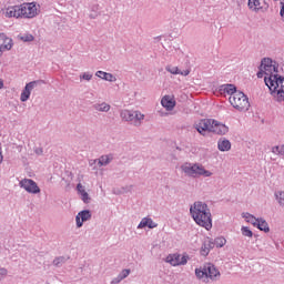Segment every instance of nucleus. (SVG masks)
<instances>
[{
    "mask_svg": "<svg viewBox=\"0 0 284 284\" xmlns=\"http://www.w3.org/2000/svg\"><path fill=\"white\" fill-rule=\"evenodd\" d=\"M275 101H284V78L278 75V64L270 58H264L261 62L257 79H263Z\"/></svg>",
    "mask_w": 284,
    "mask_h": 284,
    "instance_id": "f257e3e1",
    "label": "nucleus"
},
{
    "mask_svg": "<svg viewBox=\"0 0 284 284\" xmlns=\"http://www.w3.org/2000/svg\"><path fill=\"white\" fill-rule=\"evenodd\" d=\"M191 216L196 225L204 227V230H212V213L207 204L203 202H195L190 207Z\"/></svg>",
    "mask_w": 284,
    "mask_h": 284,
    "instance_id": "f03ea898",
    "label": "nucleus"
},
{
    "mask_svg": "<svg viewBox=\"0 0 284 284\" xmlns=\"http://www.w3.org/2000/svg\"><path fill=\"white\" fill-rule=\"evenodd\" d=\"M226 92L231 94L229 101L235 110L239 112H247L250 110V99L245 93L236 91V88L232 84L226 87Z\"/></svg>",
    "mask_w": 284,
    "mask_h": 284,
    "instance_id": "7ed1b4c3",
    "label": "nucleus"
},
{
    "mask_svg": "<svg viewBox=\"0 0 284 284\" xmlns=\"http://www.w3.org/2000/svg\"><path fill=\"white\" fill-rule=\"evenodd\" d=\"M182 172L186 174V176H192L193 179H199V176H211L212 172L205 170V168L201 164H190L185 163L181 166Z\"/></svg>",
    "mask_w": 284,
    "mask_h": 284,
    "instance_id": "20e7f679",
    "label": "nucleus"
},
{
    "mask_svg": "<svg viewBox=\"0 0 284 284\" xmlns=\"http://www.w3.org/2000/svg\"><path fill=\"white\" fill-rule=\"evenodd\" d=\"M195 276L197 278H211V281H216L221 276V272L217 271L216 266L213 264H205L203 268L195 270Z\"/></svg>",
    "mask_w": 284,
    "mask_h": 284,
    "instance_id": "39448f33",
    "label": "nucleus"
},
{
    "mask_svg": "<svg viewBox=\"0 0 284 284\" xmlns=\"http://www.w3.org/2000/svg\"><path fill=\"white\" fill-rule=\"evenodd\" d=\"M20 17L24 19H34L37 14H39V8L37 7V2H27L19 6Z\"/></svg>",
    "mask_w": 284,
    "mask_h": 284,
    "instance_id": "423d86ee",
    "label": "nucleus"
},
{
    "mask_svg": "<svg viewBox=\"0 0 284 284\" xmlns=\"http://www.w3.org/2000/svg\"><path fill=\"white\" fill-rule=\"evenodd\" d=\"M121 119H123V121H130L133 125H141L145 115L140 111L124 110L121 112Z\"/></svg>",
    "mask_w": 284,
    "mask_h": 284,
    "instance_id": "0eeeda50",
    "label": "nucleus"
},
{
    "mask_svg": "<svg viewBox=\"0 0 284 284\" xmlns=\"http://www.w3.org/2000/svg\"><path fill=\"white\" fill-rule=\"evenodd\" d=\"M20 187H22V190H26V192H28L29 194H39L41 192V189L39 187L37 182L31 179L21 180Z\"/></svg>",
    "mask_w": 284,
    "mask_h": 284,
    "instance_id": "6e6552de",
    "label": "nucleus"
},
{
    "mask_svg": "<svg viewBox=\"0 0 284 284\" xmlns=\"http://www.w3.org/2000/svg\"><path fill=\"white\" fill-rule=\"evenodd\" d=\"M212 123H214V120L203 119L195 124V129L199 132V134H202V136H205L207 132H212Z\"/></svg>",
    "mask_w": 284,
    "mask_h": 284,
    "instance_id": "1a4fd4ad",
    "label": "nucleus"
},
{
    "mask_svg": "<svg viewBox=\"0 0 284 284\" xmlns=\"http://www.w3.org/2000/svg\"><path fill=\"white\" fill-rule=\"evenodd\" d=\"M166 263L176 267L179 265H186L187 264V256L181 254H171L166 257Z\"/></svg>",
    "mask_w": 284,
    "mask_h": 284,
    "instance_id": "9d476101",
    "label": "nucleus"
},
{
    "mask_svg": "<svg viewBox=\"0 0 284 284\" xmlns=\"http://www.w3.org/2000/svg\"><path fill=\"white\" fill-rule=\"evenodd\" d=\"M90 219H92L90 211L84 210L79 212L75 216L77 227H83V223H85V221H90Z\"/></svg>",
    "mask_w": 284,
    "mask_h": 284,
    "instance_id": "9b49d317",
    "label": "nucleus"
},
{
    "mask_svg": "<svg viewBox=\"0 0 284 284\" xmlns=\"http://www.w3.org/2000/svg\"><path fill=\"white\" fill-rule=\"evenodd\" d=\"M2 14L3 17H7V19H12V17L19 19V17H21L19 6L8 7L3 9Z\"/></svg>",
    "mask_w": 284,
    "mask_h": 284,
    "instance_id": "f8f14e48",
    "label": "nucleus"
},
{
    "mask_svg": "<svg viewBox=\"0 0 284 284\" xmlns=\"http://www.w3.org/2000/svg\"><path fill=\"white\" fill-rule=\"evenodd\" d=\"M211 132L214 134H227L229 129L225 124L219 123V121L213 120L211 123Z\"/></svg>",
    "mask_w": 284,
    "mask_h": 284,
    "instance_id": "ddd939ff",
    "label": "nucleus"
},
{
    "mask_svg": "<svg viewBox=\"0 0 284 284\" xmlns=\"http://www.w3.org/2000/svg\"><path fill=\"white\" fill-rule=\"evenodd\" d=\"M36 85H37V82H34V81L27 83V85H26V88L22 91L21 97H20V100L22 102H26L30 99V94H31L32 90H34Z\"/></svg>",
    "mask_w": 284,
    "mask_h": 284,
    "instance_id": "4468645a",
    "label": "nucleus"
},
{
    "mask_svg": "<svg viewBox=\"0 0 284 284\" xmlns=\"http://www.w3.org/2000/svg\"><path fill=\"white\" fill-rule=\"evenodd\" d=\"M162 105L165 108V110H174L176 106V101L171 95H164L161 100Z\"/></svg>",
    "mask_w": 284,
    "mask_h": 284,
    "instance_id": "2eb2a0df",
    "label": "nucleus"
},
{
    "mask_svg": "<svg viewBox=\"0 0 284 284\" xmlns=\"http://www.w3.org/2000/svg\"><path fill=\"white\" fill-rule=\"evenodd\" d=\"M12 38L10 37H0V48L2 50H12Z\"/></svg>",
    "mask_w": 284,
    "mask_h": 284,
    "instance_id": "dca6fc26",
    "label": "nucleus"
},
{
    "mask_svg": "<svg viewBox=\"0 0 284 284\" xmlns=\"http://www.w3.org/2000/svg\"><path fill=\"white\" fill-rule=\"evenodd\" d=\"M138 227L140 230H143V227H150V230H154V227H156V223H154V221H152V219L150 217H144L142 219Z\"/></svg>",
    "mask_w": 284,
    "mask_h": 284,
    "instance_id": "f3484780",
    "label": "nucleus"
},
{
    "mask_svg": "<svg viewBox=\"0 0 284 284\" xmlns=\"http://www.w3.org/2000/svg\"><path fill=\"white\" fill-rule=\"evenodd\" d=\"M166 72H170L171 74H181L182 77H187L190 74V69L181 71L179 70V67L168 65Z\"/></svg>",
    "mask_w": 284,
    "mask_h": 284,
    "instance_id": "a211bd4d",
    "label": "nucleus"
},
{
    "mask_svg": "<svg viewBox=\"0 0 284 284\" xmlns=\"http://www.w3.org/2000/svg\"><path fill=\"white\" fill-rule=\"evenodd\" d=\"M217 148L220 152H230V150H232V143L229 140H220Z\"/></svg>",
    "mask_w": 284,
    "mask_h": 284,
    "instance_id": "6ab92c4d",
    "label": "nucleus"
},
{
    "mask_svg": "<svg viewBox=\"0 0 284 284\" xmlns=\"http://www.w3.org/2000/svg\"><path fill=\"white\" fill-rule=\"evenodd\" d=\"M95 75H98L99 79H103L104 81H110V82L116 81V78L112 73H108L104 71H98Z\"/></svg>",
    "mask_w": 284,
    "mask_h": 284,
    "instance_id": "aec40b11",
    "label": "nucleus"
},
{
    "mask_svg": "<svg viewBox=\"0 0 284 284\" xmlns=\"http://www.w3.org/2000/svg\"><path fill=\"white\" fill-rule=\"evenodd\" d=\"M255 227H257V230H261V232H270V225L263 219L257 220V224L255 225Z\"/></svg>",
    "mask_w": 284,
    "mask_h": 284,
    "instance_id": "412c9836",
    "label": "nucleus"
},
{
    "mask_svg": "<svg viewBox=\"0 0 284 284\" xmlns=\"http://www.w3.org/2000/svg\"><path fill=\"white\" fill-rule=\"evenodd\" d=\"M243 219H245L246 223H251L254 227H256L260 220L250 213H243Z\"/></svg>",
    "mask_w": 284,
    "mask_h": 284,
    "instance_id": "4be33fe9",
    "label": "nucleus"
},
{
    "mask_svg": "<svg viewBox=\"0 0 284 284\" xmlns=\"http://www.w3.org/2000/svg\"><path fill=\"white\" fill-rule=\"evenodd\" d=\"M247 7H248L253 12H258V8L261 7V0H248Z\"/></svg>",
    "mask_w": 284,
    "mask_h": 284,
    "instance_id": "5701e85b",
    "label": "nucleus"
},
{
    "mask_svg": "<svg viewBox=\"0 0 284 284\" xmlns=\"http://www.w3.org/2000/svg\"><path fill=\"white\" fill-rule=\"evenodd\" d=\"M128 276H130V270L125 268L119 274L118 278L112 281V284L121 283V281H123V278H128Z\"/></svg>",
    "mask_w": 284,
    "mask_h": 284,
    "instance_id": "b1692460",
    "label": "nucleus"
},
{
    "mask_svg": "<svg viewBox=\"0 0 284 284\" xmlns=\"http://www.w3.org/2000/svg\"><path fill=\"white\" fill-rule=\"evenodd\" d=\"M99 4L91 6V13L89 14L90 19H97L99 17Z\"/></svg>",
    "mask_w": 284,
    "mask_h": 284,
    "instance_id": "393cba45",
    "label": "nucleus"
},
{
    "mask_svg": "<svg viewBox=\"0 0 284 284\" xmlns=\"http://www.w3.org/2000/svg\"><path fill=\"white\" fill-rule=\"evenodd\" d=\"M112 155H102L100 159H99V165L102 166V165H108V163H110V161H112Z\"/></svg>",
    "mask_w": 284,
    "mask_h": 284,
    "instance_id": "a878e982",
    "label": "nucleus"
},
{
    "mask_svg": "<svg viewBox=\"0 0 284 284\" xmlns=\"http://www.w3.org/2000/svg\"><path fill=\"white\" fill-rule=\"evenodd\" d=\"M272 152L273 154H278L280 156H284V144L273 146Z\"/></svg>",
    "mask_w": 284,
    "mask_h": 284,
    "instance_id": "bb28decb",
    "label": "nucleus"
},
{
    "mask_svg": "<svg viewBox=\"0 0 284 284\" xmlns=\"http://www.w3.org/2000/svg\"><path fill=\"white\" fill-rule=\"evenodd\" d=\"M97 110L99 112H110V104H108V103L98 104Z\"/></svg>",
    "mask_w": 284,
    "mask_h": 284,
    "instance_id": "cd10ccee",
    "label": "nucleus"
},
{
    "mask_svg": "<svg viewBox=\"0 0 284 284\" xmlns=\"http://www.w3.org/2000/svg\"><path fill=\"white\" fill-rule=\"evenodd\" d=\"M214 243L215 247H223L225 243H227V240H225V237H217L215 239Z\"/></svg>",
    "mask_w": 284,
    "mask_h": 284,
    "instance_id": "c85d7f7f",
    "label": "nucleus"
},
{
    "mask_svg": "<svg viewBox=\"0 0 284 284\" xmlns=\"http://www.w3.org/2000/svg\"><path fill=\"white\" fill-rule=\"evenodd\" d=\"M242 234L243 236H247L248 239H252V236L254 235V233H252V231L247 226L242 227Z\"/></svg>",
    "mask_w": 284,
    "mask_h": 284,
    "instance_id": "c756f323",
    "label": "nucleus"
},
{
    "mask_svg": "<svg viewBox=\"0 0 284 284\" xmlns=\"http://www.w3.org/2000/svg\"><path fill=\"white\" fill-rule=\"evenodd\" d=\"M200 253L202 256H207L210 254V244H203Z\"/></svg>",
    "mask_w": 284,
    "mask_h": 284,
    "instance_id": "7c9ffc66",
    "label": "nucleus"
},
{
    "mask_svg": "<svg viewBox=\"0 0 284 284\" xmlns=\"http://www.w3.org/2000/svg\"><path fill=\"white\" fill-rule=\"evenodd\" d=\"M275 196L280 205H284V191L277 192Z\"/></svg>",
    "mask_w": 284,
    "mask_h": 284,
    "instance_id": "2f4dec72",
    "label": "nucleus"
},
{
    "mask_svg": "<svg viewBox=\"0 0 284 284\" xmlns=\"http://www.w3.org/2000/svg\"><path fill=\"white\" fill-rule=\"evenodd\" d=\"M77 190H78V192H79L80 195H82L83 193H87L85 187H84L83 184H81V183H79V184L77 185Z\"/></svg>",
    "mask_w": 284,
    "mask_h": 284,
    "instance_id": "473e14b6",
    "label": "nucleus"
},
{
    "mask_svg": "<svg viewBox=\"0 0 284 284\" xmlns=\"http://www.w3.org/2000/svg\"><path fill=\"white\" fill-rule=\"evenodd\" d=\"M81 199H82L83 203H90V195L88 194V192L82 193Z\"/></svg>",
    "mask_w": 284,
    "mask_h": 284,
    "instance_id": "72a5a7b5",
    "label": "nucleus"
},
{
    "mask_svg": "<svg viewBox=\"0 0 284 284\" xmlns=\"http://www.w3.org/2000/svg\"><path fill=\"white\" fill-rule=\"evenodd\" d=\"M20 41H23L24 43L30 42V41H34L33 37H21Z\"/></svg>",
    "mask_w": 284,
    "mask_h": 284,
    "instance_id": "f704fd0d",
    "label": "nucleus"
},
{
    "mask_svg": "<svg viewBox=\"0 0 284 284\" xmlns=\"http://www.w3.org/2000/svg\"><path fill=\"white\" fill-rule=\"evenodd\" d=\"M82 79H84V81H90L92 79V74L83 73Z\"/></svg>",
    "mask_w": 284,
    "mask_h": 284,
    "instance_id": "c9c22d12",
    "label": "nucleus"
},
{
    "mask_svg": "<svg viewBox=\"0 0 284 284\" xmlns=\"http://www.w3.org/2000/svg\"><path fill=\"white\" fill-rule=\"evenodd\" d=\"M63 261V257H58L53 261L54 265H59V263H61Z\"/></svg>",
    "mask_w": 284,
    "mask_h": 284,
    "instance_id": "e433bc0d",
    "label": "nucleus"
},
{
    "mask_svg": "<svg viewBox=\"0 0 284 284\" xmlns=\"http://www.w3.org/2000/svg\"><path fill=\"white\" fill-rule=\"evenodd\" d=\"M0 274H4L6 275V274H8V271L6 268H1L0 270Z\"/></svg>",
    "mask_w": 284,
    "mask_h": 284,
    "instance_id": "4c0bfd02",
    "label": "nucleus"
},
{
    "mask_svg": "<svg viewBox=\"0 0 284 284\" xmlns=\"http://www.w3.org/2000/svg\"><path fill=\"white\" fill-rule=\"evenodd\" d=\"M3 89V80L0 79V90Z\"/></svg>",
    "mask_w": 284,
    "mask_h": 284,
    "instance_id": "58836bf2",
    "label": "nucleus"
},
{
    "mask_svg": "<svg viewBox=\"0 0 284 284\" xmlns=\"http://www.w3.org/2000/svg\"><path fill=\"white\" fill-rule=\"evenodd\" d=\"M3 161V155L0 152V163Z\"/></svg>",
    "mask_w": 284,
    "mask_h": 284,
    "instance_id": "ea45409f",
    "label": "nucleus"
},
{
    "mask_svg": "<svg viewBox=\"0 0 284 284\" xmlns=\"http://www.w3.org/2000/svg\"><path fill=\"white\" fill-rule=\"evenodd\" d=\"M0 37H3V33H0Z\"/></svg>",
    "mask_w": 284,
    "mask_h": 284,
    "instance_id": "a19ab883",
    "label": "nucleus"
}]
</instances>
